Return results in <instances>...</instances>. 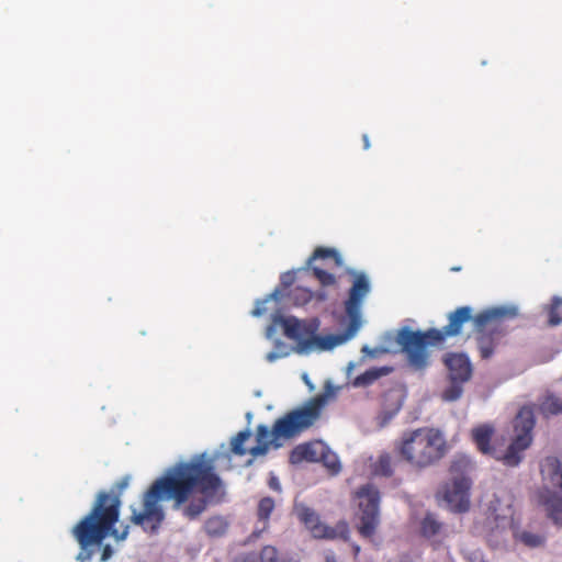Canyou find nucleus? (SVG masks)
<instances>
[{
    "mask_svg": "<svg viewBox=\"0 0 562 562\" xmlns=\"http://www.w3.org/2000/svg\"><path fill=\"white\" fill-rule=\"evenodd\" d=\"M250 436L251 434L249 430H243L233 437L231 441L232 453L243 457L249 452V449L245 448V442L250 438Z\"/></svg>",
    "mask_w": 562,
    "mask_h": 562,
    "instance_id": "obj_22",
    "label": "nucleus"
},
{
    "mask_svg": "<svg viewBox=\"0 0 562 562\" xmlns=\"http://www.w3.org/2000/svg\"><path fill=\"white\" fill-rule=\"evenodd\" d=\"M540 472L544 481L562 491V463L557 457H547L542 460Z\"/></svg>",
    "mask_w": 562,
    "mask_h": 562,
    "instance_id": "obj_15",
    "label": "nucleus"
},
{
    "mask_svg": "<svg viewBox=\"0 0 562 562\" xmlns=\"http://www.w3.org/2000/svg\"><path fill=\"white\" fill-rule=\"evenodd\" d=\"M268 485L271 490H273L276 492H281V484L279 482V479L276 475L270 476V479L268 481Z\"/></svg>",
    "mask_w": 562,
    "mask_h": 562,
    "instance_id": "obj_30",
    "label": "nucleus"
},
{
    "mask_svg": "<svg viewBox=\"0 0 562 562\" xmlns=\"http://www.w3.org/2000/svg\"><path fill=\"white\" fill-rule=\"evenodd\" d=\"M539 503L546 507L548 516L554 524L562 526V497L544 491L539 494Z\"/></svg>",
    "mask_w": 562,
    "mask_h": 562,
    "instance_id": "obj_16",
    "label": "nucleus"
},
{
    "mask_svg": "<svg viewBox=\"0 0 562 562\" xmlns=\"http://www.w3.org/2000/svg\"><path fill=\"white\" fill-rule=\"evenodd\" d=\"M539 411L546 417L562 413V398L552 394L547 395L539 405Z\"/></svg>",
    "mask_w": 562,
    "mask_h": 562,
    "instance_id": "obj_19",
    "label": "nucleus"
},
{
    "mask_svg": "<svg viewBox=\"0 0 562 562\" xmlns=\"http://www.w3.org/2000/svg\"><path fill=\"white\" fill-rule=\"evenodd\" d=\"M362 140H363V148L364 149H369L370 148V140H369V136L367 134L362 135Z\"/></svg>",
    "mask_w": 562,
    "mask_h": 562,
    "instance_id": "obj_33",
    "label": "nucleus"
},
{
    "mask_svg": "<svg viewBox=\"0 0 562 562\" xmlns=\"http://www.w3.org/2000/svg\"><path fill=\"white\" fill-rule=\"evenodd\" d=\"M400 408H401V405L398 404V405L395 407V412H397Z\"/></svg>",
    "mask_w": 562,
    "mask_h": 562,
    "instance_id": "obj_37",
    "label": "nucleus"
},
{
    "mask_svg": "<svg viewBox=\"0 0 562 562\" xmlns=\"http://www.w3.org/2000/svg\"><path fill=\"white\" fill-rule=\"evenodd\" d=\"M463 382L450 381V385L443 391L442 398L447 402H453L461 397L463 393Z\"/></svg>",
    "mask_w": 562,
    "mask_h": 562,
    "instance_id": "obj_27",
    "label": "nucleus"
},
{
    "mask_svg": "<svg viewBox=\"0 0 562 562\" xmlns=\"http://www.w3.org/2000/svg\"><path fill=\"white\" fill-rule=\"evenodd\" d=\"M355 496L359 507L357 530L362 538L371 539L380 525V491L368 483L360 486Z\"/></svg>",
    "mask_w": 562,
    "mask_h": 562,
    "instance_id": "obj_9",
    "label": "nucleus"
},
{
    "mask_svg": "<svg viewBox=\"0 0 562 562\" xmlns=\"http://www.w3.org/2000/svg\"><path fill=\"white\" fill-rule=\"evenodd\" d=\"M294 513L299 520L310 530L316 539L347 540L349 536V526L347 521L340 520L334 527L321 521L319 515L311 507L304 504H296Z\"/></svg>",
    "mask_w": 562,
    "mask_h": 562,
    "instance_id": "obj_10",
    "label": "nucleus"
},
{
    "mask_svg": "<svg viewBox=\"0 0 562 562\" xmlns=\"http://www.w3.org/2000/svg\"><path fill=\"white\" fill-rule=\"evenodd\" d=\"M261 314H262V311L258 307L252 311L254 316H260Z\"/></svg>",
    "mask_w": 562,
    "mask_h": 562,
    "instance_id": "obj_34",
    "label": "nucleus"
},
{
    "mask_svg": "<svg viewBox=\"0 0 562 562\" xmlns=\"http://www.w3.org/2000/svg\"><path fill=\"white\" fill-rule=\"evenodd\" d=\"M471 481L467 476L454 477L443 490V499L454 513H464L470 507Z\"/></svg>",
    "mask_w": 562,
    "mask_h": 562,
    "instance_id": "obj_11",
    "label": "nucleus"
},
{
    "mask_svg": "<svg viewBox=\"0 0 562 562\" xmlns=\"http://www.w3.org/2000/svg\"><path fill=\"white\" fill-rule=\"evenodd\" d=\"M318 259L330 260L333 262V266H330V268H339L344 263L340 254L334 248L317 247L308 259V266L311 267L313 276L319 282V284L324 288L335 286L337 284V281L333 273L326 271L322 267L312 266V262Z\"/></svg>",
    "mask_w": 562,
    "mask_h": 562,
    "instance_id": "obj_12",
    "label": "nucleus"
},
{
    "mask_svg": "<svg viewBox=\"0 0 562 562\" xmlns=\"http://www.w3.org/2000/svg\"><path fill=\"white\" fill-rule=\"evenodd\" d=\"M274 509V501L271 497H263L259 501L257 507V516L259 521L263 524L261 530H266L268 527V520L270 518L271 513Z\"/></svg>",
    "mask_w": 562,
    "mask_h": 562,
    "instance_id": "obj_21",
    "label": "nucleus"
},
{
    "mask_svg": "<svg viewBox=\"0 0 562 562\" xmlns=\"http://www.w3.org/2000/svg\"><path fill=\"white\" fill-rule=\"evenodd\" d=\"M517 313V308L512 306L495 307L475 315L474 328L477 333V347L482 359H490L502 338L505 337L504 318L515 317Z\"/></svg>",
    "mask_w": 562,
    "mask_h": 562,
    "instance_id": "obj_8",
    "label": "nucleus"
},
{
    "mask_svg": "<svg viewBox=\"0 0 562 562\" xmlns=\"http://www.w3.org/2000/svg\"><path fill=\"white\" fill-rule=\"evenodd\" d=\"M335 396V389L327 385L322 393L278 418L271 429L266 425H258L257 445L249 449V453L255 458L263 456L271 446L279 448L282 446V441L299 437L321 419L325 407Z\"/></svg>",
    "mask_w": 562,
    "mask_h": 562,
    "instance_id": "obj_4",
    "label": "nucleus"
},
{
    "mask_svg": "<svg viewBox=\"0 0 562 562\" xmlns=\"http://www.w3.org/2000/svg\"><path fill=\"white\" fill-rule=\"evenodd\" d=\"M221 487L222 480L212 459L201 454L179 462L151 483L143 494V509L132 507L130 520L144 531L156 533L166 516L161 501H172L173 510H181L188 520H195Z\"/></svg>",
    "mask_w": 562,
    "mask_h": 562,
    "instance_id": "obj_1",
    "label": "nucleus"
},
{
    "mask_svg": "<svg viewBox=\"0 0 562 562\" xmlns=\"http://www.w3.org/2000/svg\"><path fill=\"white\" fill-rule=\"evenodd\" d=\"M535 423L532 408L529 406L521 407L514 419L515 437L502 456H498L496 449L491 446V440L495 432L491 424H482L474 427L471 430V437L479 451L483 454H490L501 460L507 467H517L524 458V451L532 442Z\"/></svg>",
    "mask_w": 562,
    "mask_h": 562,
    "instance_id": "obj_6",
    "label": "nucleus"
},
{
    "mask_svg": "<svg viewBox=\"0 0 562 562\" xmlns=\"http://www.w3.org/2000/svg\"><path fill=\"white\" fill-rule=\"evenodd\" d=\"M292 351H294V347H290L281 340H276L273 350L266 355V360L268 362H274L281 358L290 356Z\"/></svg>",
    "mask_w": 562,
    "mask_h": 562,
    "instance_id": "obj_26",
    "label": "nucleus"
},
{
    "mask_svg": "<svg viewBox=\"0 0 562 562\" xmlns=\"http://www.w3.org/2000/svg\"><path fill=\"white\" fill-rule=\"evenodd\" d=\"M373 473L385 477L392 476V457L389 453H382L379 456L376 462L373 465Z\"/></svg>",
    "mask_w": 562,
    "mask_h": 562,
    "instance_id": "obj_23",
    "label": "nucleus"
},
{
    "mask_svg": "<svg viewBox=\"0 0 562 562\" xmlns=\"http://www.w3.org/2000/svg\"><path fill=\"white\" fill-rule=\"evenodd\" d=\"M324 446L325 445L322 442H306L299 445L291 451L290 460L292 463H300L302 461H319Z\"/></svg>",
    "mask_w": 562,
    "mask_h": 562,
    "instance_id": "obj_14",
    "label": "nucleus"
},
{
    "mask_svg": "<svg viewBox=\"0 0 562 562\" xmlns=\"http://www.w3.org/2000/svg\"><path fill=\"white\" fill-rule=\"evenodd\" d=\"M481 562H487V561H481Z\"/></svg>",
    "mask_w": 562,
    "mask_h": 562,
    "instance_id": "obj_38",
    "label": "nucleus"
},
{
    "mask_svg": "<svg viewBox=\"0 0 562 562\" xmlns=\"http://www.w3.org/2000/svg\"><path fill=\"white\" fill-rule=\"evenodd\" d=\"M228 525L227 521L221 516L210 517L204 522V530L211 537H218L225 533Z\"/></svg>",
    "mask_w": 562,
    "mask_h": 562,
    "instance_id": "obj_20",
    "label": "nucleus"
},
{
    "mask_svg": "<svg viewBox=\"0 0 562 562\" xmlns=\"http://www.w3.org/2000/svg\"><path fill=\"white\" fill-rule=\"evenodd\" d=\"M474 317L472 307L460 306L448 314V324L441 329L429 328L422 331L403 327L397 331L396 342L406 355L408 364L415 370H424L429 364L428 347L443 346L448 338L461 334L465 323H474Z\"/></svg>",
    "mask_w": 562,
    "mask_h": 562,
    "instance_id": "obj_5",
    "label": "nucleus"
},
{
    "mask_svg": "<svg viewBox=\"0 0 562 562\" xmlns=\"http://www.w3.org/2000/svg\"><path fill=\"white\" fill-rule=\"evenodd\" d=\"M244 562H257L252 559H245ZM258 562H300L293 554H285L279 558L277 548L273 546H265L259 553Z\"/></svg>",
    "mask_w": 562,
    "mask_h": 562,
    "instance_id": "obj_18",
    "label": "nucleus"
},
{
    "mask_svg": "<svg viewBox=\"0 0 562 562\" xmlns=\"http://www.w3.org/2000/svg\"><path fill=\"white\" fill-rule=\"evenodd\" d=\"M319 461L329 470L331 474L339 473L341 465L337 454L329 450L327 446H324V450H322V456L319 457Z\"/></svg>",
    "mask_w": 562,
    "mask_h": 562,
    "instance_id": "obj_24",
    "label": "nucleus"
},
{
    "mask_svg": "<svg viewBox=\"0 0 562 562\" xmlns=\"http://www.w3.org/2000/svg\"><path fill=\"white\" fill-rule=\"evenodd\" d=\"M352 278V284L345 301V311L350 322L347 330L339 335L317 336L318 322L300 321L295 317L276 316L274 324H280L283 334L296 342L294 351L300 355H307L311 351L330 350L350 339L359 329L361 324V307L364 297L369 294L371 286L364 272L348 269Z\"/></svg>",
    "mask_w": 562,
    "mask_h": 562,
    "instance_id": "obj_2",
    "label": "nucleus"
},
{
    "mask_svg": "<svg viewBox=\"0 0 562 562\" xmlns=\"http://www.w3.org/2000/svg\"><path fill=\"white\" fill-rule=\"evenodd\" d=\"M355 555H357L360 551L359 546H353Z\"/></svg>",
    "mask_w": 562,
    "mask_h": 562,
    "instance_id": "obj_36",
    "label": "nucleus"
},
{
    "mask_svg": "<svg viewBox=\"0 0 562 562\" xmlns=\"http://www.w3.org/2000/svg\"><path fill=\"white\" fill-rule=\"evenodd\" d=\"M441 524L432 514H427L422 520L420 530L424 537L431 538L439 533Z\"/></svg>",
    "mask_w": 562,
    "mask_h": 562,
    "instance_id": "obj_25",
    "label": "nucleus"
},
{
    "mask_svg": "<svg viewBox=\"0 0 562 562\" xmlns=\"http://www.w3.org/2000/svg\"><path fill=\"white\" fill-rule=\"evenodd\" d=\"M112 554H113V550H112L111 546L110 544L103 546L102 553H101V561L102 562L108 561L112 557Z\"/></svg>",
    "mask_w": 562,
    "mask_h": 562,
    "instance_id": "obj_31",
    "label": "nucleus"
},
{
    "mask_svg": "<svg viewBox=\"0 0 562 562\" xmlns=\"http://www.w3.org/2000/svg\"><path fill=\"white\" fill-rule=\"evenodd\" d=\"M447 451L448 445L443 434L432 427L407 430L395 443L397 456L416 470L436 464Z\"/></svg>",
    "mask_w": 562,
    "mask_h": 562,
    "instance_id": "obj_7",
    "label": "nucleus"
},
{
    "mask_svg": "<svg viewBox=\"0 0 562 562\" xmlns=\"http://www.w3.org/2000/svg\"><path fill=\"white\" fill-rule=\"evenodd\" d=\"M293 280H294V277L291 273H289V272L283 274L282 278H281V282L285 286L292 284Z\"/></svg>",
    "mask_w": 562,
    "mask_h": 562,
    "instance_id": "obj_32",
    "label": "nucleus"
},
{
    "mask_svg": "<svg viewBox=\"0 0 562 562\" xmlns=\"http://www.w3.org/2000/svg\"><path fill=\"white\" fill-rule=\"evenodd\" d=\"M445 363L449 371L450 381L468 382L472 376V366L463 353H449Z\"/></svg>",
    "mask_w": 562,
    "mask_h": 562,
    "instance_id": "obj_13",
    "label": "nucleus"
},
{
    "mask_svg": "<svg viewBox=\"0 0 562 562\" xmlns=\"http://www.w3.org/2000/svg\"><path fill=\"white\" fill-rule=\"evenodd\" d=\"M128 477H122L115 483L117 493L99 492L90 512L82 517L71 529V535L80 547L77 560L90 561L94 551L92 547L101 546L108 536L117 541L127 538L130 527L125 526L121 531L114 526L120 518V494L127 487Z\"/></svg>",
    "mask_w": 562,
    "mask_h": 562,
    "instance_id": "obj_3",
    "label": "nucleus"
},
{
    "mask_svg": "<svg viewBox=\"0 0 562 562\" xmlns=\"http://www.w3.org/2000/svg\"><path fill=\"white\" fill-rule=\"evenodd\" d=\"M391 367H379V368H370L366 370L363 373L359 374L352 381V385L356 387H366L373 384L380 378L387 375L392 372Z\"/></svg>",
    "mask_w": 562,
    "mask_h": 562,
    "instance_id": "obj_17",
    "label": "nucleus"
},
{
    "mask_svg": "<svg viewBox=\"0 0 562 562\" xmlns=\"http://www.w3.org/2000/svg\"><path fill=\"white\" fill-rule=\"evenodd\" d=\"M561 303L560 299H554V304L551 306L549 312V324L552 326H557L561 323V317L558 314V306Z\"/></svg>",
    "mask_w": 562,
    "mask_h": 562,
    "instance_id": "obj_29",
    "label": "nucleus"
},
{
    "mask_svg": "<svg viewBox=\"0 0 562 562\" xmlns=\"http://www.w3.org/2000/svg\"><path fill=\"white\" fill-rule=\"evenodd\" d=\"M544 537L538 533H532L525 531L520 535V541L530 547V548H537L544 543Z\"/></svg>",
    "mask_w": 562,
    "mask_h": 562,
    "instance_id": "obj_28",
    "label": "nucleus"
},
{
    "mask_svg": "<svg viewBox=\"0 0 562 562\" xmlns=\"http://www.w3.org/2000/svg\"><path fill=\"white\" fill-rule=\"evenodd\" d=\"M325 562H337V561H336L335 557L328 555V557H326Z\"/></svg>",
    "mask_w": 562,
    "mask_h": 562,
    "instance_id": "obj_35",
    "label": "nucleus"
}]
</instances>
